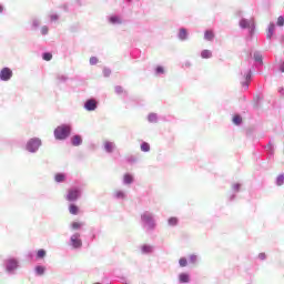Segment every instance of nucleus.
I'll use <instances>...</instances> for the list:
<instances>
[{
  "label": "nucleus",
  "instance_id": "1",
  "mask_svg": "<svg viewBox=\"0 0 284 284\" xmlns=\"http://www.w3.org/2000/svg\"><path fill=\"white\" fill-rule=\"evenodd\" d=\"M54 136L59 141H63L70 136V126L69 125H60L54 130Z\"/></svg>",
  "mask_w": 284,
  "mask_h": 284
},
{
  "label": "nucleus",
  "instance_id": "2",
  "mask_svg": "<svg viewBox=\"0 0 284 284\" xmlns=\"http://www.w3.org/2000/svg\"><path fill=\"white\" fill-rule=\"evenodd\" d=\"M39 148H41L40 139L33 138V139L29 140V142L27 143L28 152H37V150H39Z\"/></svg>",
  "mask_w": 284,
  "mask_h": 284
},
{
  "label": "nucleus",
  "instance_id": "3",
  "mask_svg": "<svg viewBox=\"0 0 284 284\" xmlns=\"http://www.w3.org/2000/svg\"><path fill=\"white\" fill-rule=\"evenodd\" d=\"M79 196H81V190L79 189H69L67 194V201H78Z\"/></svg>",
  "mask_w": 284,
  "mask_h": 284
},
{
  "label": "nucleus",
  "instance_id": "4",
  "mask_svg": "<svg viewBox=\"0 0 284 284\" xmlns=\"http://www.w3.org/2000/svg\"><path fill=\"white\" fill-rule=\"evenodd\" d=\"M1 81H10L12 79V69L6 67L0 71Z\"/></svg>",
  "mask_w": 284,
  "mask_h": 284
},
{
  "label": "nucleus",
  "instance_id": "5",
  "mask_svg": "<svg viewBox=\"0 0 284 284\" xmlns=\"http://www.w3.org/2000/svg\"><path fill=\"white\" fill-rule=\"evenodd\" d=\"M79 236H81V235L74 234L71 236V245L74 250H79V247H81L83 245V242L81 241V239H79Z\"/></svg>",
  "mask_w": 284,
  "mask_h": 284
},
{
  "label": "nucleus",
  "instance_id": "6",
  "mask_svg": "<svg viewBox=\"0 0 284 284\" xmlns=\"http://www.w3.org/2000/svg\"><path fill=\"white\" fill-rule=\"evenodd\" d=\"M84 108L89 112L97 110V100H94V99L88 100L84 104Z\"/></svg>",
  "mask_w": 284,
  "mask_h": 284
},
{
  "label": "nucleus",
  "instance_id": "7",
  "mask_svg": "<svg viewBox=\"0 0 284 284\" xmlns=\"http://www.w3.org/2000/svg\"><path fill=\"white\" fill-rule=\"evenodd\" d=\"M240 27L241 28H254V21L253 20H245V19H242L240 21Z\"/></svg>",
  "mask_w": 284,
  "mask_h": 284
},
{
  "label": "nucleus",
  "instance_id": "8",
  "mask_svg": "<svg viewBox=\"0 0 284 284\" xmlns=\"http://www.w3.org/2000/svg\"><path fill=\"white\" fill-rule=\"evenodd\" d=\"M18 265H17V261L14 260H9L7 262V271L8 272H13V270H17Z\"/></svg>",
  "mask_w": 284,
  "mask_h": 284
},
{
  "label": "nucleus",
  "instance_id": "9",
  "mask_svg": "<svg viewBox=\"0 0 284 284\" xmlns=\"http://www.w3.org/2000/svg\"><path fill=\"white\" fill-rule=\"evenodd\" d=\"M71 143H72V145H74V146H79V145H81V143H83V139H81V135H74V136L71 139Z\"/></svg>",
  "mask_w": 284,
  "mask_h": 284
},
{
  "label": "nucleus",
  "instance_id": "10",
  "mask_svg": "<svg viewBox=\"0 0 284 284\" xmlns=\"http://www.w3.org/2000/svg\"><path fill=\"white\" fill-rule=\"evenodd\" d=\"M204 39H205L206 41H213V40H214V31H212V30H206V31L204 32Z\"/></svg>",
  "mask_w": 284,
  "mask_h": 284
},
{
  "label": "nucleus",
  "instance_id": "11",
  "mask_svg": "<svg viewBox=\"0 0 284 284\" xmlns=\"http://www.w3.org/2000/svg\"><path fill=\"white\" fill-rule=\"evenodd\" d=\"M180 283H190V275L187 273H182L179 275Z\"/></svg>",
  "mask_w": 284,
  "mask_h": 284
},
{
  "label": "nucleus",
  "instance_id": "12",
  "mask_svg": "<svg viewBox=\"0 0 284 284\" xmlns=\"http://www.w3.org/2000/svg\"><path fill=\"white\" fill-rule=\"evenodd\" d=\"M69 212L70 214H73L74 216H77V214H79V206H77L75 204H70Z\"/></svg>",
  "mask_w": 284,
  "mask_h": 284
},
{
  "label": "nucleus",
  "instance_id": "13",
  "mask_svg": "<svg viewBox=\"0 0 284 284\" xmlns=\"http://www.w3.org/2000/svg\"><path fill=\"white\" fill-rule=\"evenodd\" d=\"M179 39H181V41H185V39H187V30L186 29H180Z\"/></svg>",
  "mask_w": 284,
  "mask_h": 284
},
{
  "label": "nucleus",
  "instance_id": "14",
  "mask_svg": "<svg viewBox=\"0 0 284 284\" xmlns=\"http://www.w3.org/2000/svg\"><path fill=\"white\" fill-rule=\"evenodd\" d=\"M202 59H212V51L205 49L201 52Z\"/></svg>",
  "mask_w": 284,
  "mask_h": 284
},
{
  "label": "nucleus",
  "instance_id": "15",
  "mask_svg": "<svg viewBox=\"0 0 284 284\" xmlns=\"http://www.w3.org/2000/svg\"><path fill=\"white\" fill-rule=\"evenodd\" d=\"M54 179L57 183H63V181H65V175L63 173H58Z\"/></svg>",
  "mask_w": 284,
  "mask_h": 284
},
{
  "label": "nucleus",
  "instance_id": "16",
  "mask_svg": "<svg viewBox=\"0 0 284 284\" xmlns=\"http://www.w3.org/2000/svg\"><path fill=\"white\" fill-rule=\"evenodd\" d=\"M104 150H106L108 152H112V150H114V143L112 142H104Z\"/></svg>",
  "mask_w": 284,
  "mask_h": 284
},
{
  "label": "nucleus",
  "instance_id": "17",
  "mask_svg": "<svg viewBox=\"0 0 284 284\" xmlns=\"http://www.w3.org/2000/svg\"><path fill=\"white\" fill-rule=\"evenodd\" d=\"M275 28H276V27L274 26V23H271V24L268 26V33H267L268 39H272V34H274Z\"/></svg>",
  "mask_w": 284,
  "mask_h": 284
},
{
  "label": "nucleus",
  "instance_id": "18",
  "mask_svg": "<svg viewBox=\"0 0 284 284\" xmlns=\"http://www.w3.org/2000/svg\"><path fill=\"white\" fill-rule=\"evenodd\" d=\"M243 119L240 115H234L233 116V123H235V125H241Z\"/></svg>",
  "mask_w": 284,
  "mask_h": 284
},
{
  "label": "nucleus",
  "instance_id": "19",
  "mask_svg": "<svg viewBox=\"0 0 284 284\" xmlns=\"http://www.w3.org/2000/svg\"><path fill=\"white\" fill-rule=\"evenodd\" d=\"M142 152H150V144L148 142H143L141 144Z\"/></svg>",
  "mask_w": 284,
  "mask_h": 284
},
{
  "label": "nucleus",
  "instance_id": "20",
  "mask_svg": "<svg viewBox=\"0 0 284 284\" xmlns=\"http://www.w3.org/2000/svg\"><path fill=\"white\" fill-rule=\"evenodd\" d=\"M82 225H83V223H81V222H72L71 227H72V230H81Z\"/></svg>",
  "mask_w": 284,
  "mask_h": 284
},
{
  "label": "nucleus",
  "instance_id": "21",
  "mask_svg": "<svg viewBox=\"0 0 284 284\" xmlns=\"http://www.w3.org/2000/svg\"><path fill=\"white\" fill-rule=\"evenodd\" d=\"M132 181H134V179L132 178V175H130V174H125V175H124V183H126L128 185H130V183H132Z\"/></svg>",
  "mask_w": 284,
  "mask_h": 284
},
{
  "label": "nucleus",
  "instance_id": "22",
  "mask_svg": "<svg viewBox=\"0 0 284 284\" xmlns=\"http://www.w3.org/2000/svg\"><path fill=\"white\" fill-rule=\"evenodd\" d=\"M114 196L115 199H125V193L123 191H115Z\"/></svg>",
  "mask_w": 284,
  "mask_h": 284
},
{
  "label": "nucleus",
  "instance_id": "23",
  "mask_svg": "<svg viewBox=\"0 0 284 284\" xmlns=\"http://www.w3.org/2000/svg\"><path fill=\"white\" fill-rule=\"evenodd\" d=\"M180 267H186L187 266V258L182 257L179 261Z\"/></svg>",
  "mask_w": 284,
  "mask_h": 284
},
{
  "label": "nucleus",
  "instance_id": "24",
  "mask_svg": "<svg viewBox=\"0 0 284 284\" xmlns=\"http://www.w3.org/2000/svg\"><path fill=\"white\" fill-rule=\"evenodd\" d=\"M36 272H37V274H39L40 276H42V274H44V272H45V267H43V266H37V267H36Z\"/></svg>",
  "mask_w": 284,
  "mask_h": 284
},
{
  "label": "nucleus",
  "instance_id": "25",
  "mask_svg": "<svg viewBox=\"0 0 284 284\" xmlns=\"http://www.w3.org/2000/svg\"><path fill=\"white\" fill-rule=\"evenodd\" d=\"M42 59L44 61H52V53H49V52L43 53Z\"/></svg>",
  "mask_w": 284,
  "mask_h": 284
},
{
  "label": "nucleus",
  "instance_id": "26",
  "mask_svg": "<svg viewBox=\"0 0 284 284\" xmlns=\"http://www.w3.org/2000/svg\"><path fill=\"white\" fill-rule=\"evenodd\" d=\"M142 221H144V223H152V216L148 215V214H144L142 216Z\"/></svg>",
  "mask_w": 284,
  "mask_h": 284
},
{
  "label": "nucleus",
  "instance_id": "27",
  "mask_svg": "<svg viewBox=\"0 0 284 284\" xmlns=\"http://www.w3.org/2000/svg\"><path fill=\"white\" fill-rule=\"evenodd\" d=\"M38 258H44L45 256V250L40 248L37 253Z\"/></svg>",
  "mask_w": 284,
  "mask_h": 284
},
{
  "label": "nucleus",
  "instance_id": "28",
  "mask_svg": "<svg viewBox=\"0 0 284 284\" xmlns=\"http://www.w3.org/2000/svg\"><path fill=\"white\" fill-rule=\"evenodd\" d=\"M110 22L111 23H121V19H119V17H116V16H113L110 18Z\"/></svg>",
  "mask_w": 284,
  "mask_h": 284
},
{
  "label": "nucleus",
  "instance_id": "29",
  "mask_svg": "<svg viewBox=\"0 0 284 284\" xmlns=\"http://www.w3.org/2000/svg\"><path fill=\"white\" fill-rule=\"evenodd\" d=\"M176 223H179V219H176V217L169 219V225H176Z\"/></svg>",
  "mask_w": 284,
  "mask_h": 284
},
{
  "label": "nucleus",
  "instance_id": "30",
  "mask_svg": "<svg viewBox=\"0 0 284 284\" xmlns=\"http://www.w3.org/2000/svg\"><path fill=\"white\" fill-rule=\"evenodd\" d=\"M91 65H97L99 63V59L97 57L90 58Z\"/></svg>",
  "mask_w": 284,
  "mask_h": 284
},
{
  "label": "nucleus",
  "instance_id": "31",
  "mask_svg": "<svg viewBox=\"0 0 284 284\" xmlns=\"http://www.w3.org/2000/svg\"><path fill=\"white\" fill-rule=\"evenodd\" d=\"M277 26H280V27H283V26H284V18H283V16H280V17L277 18Z\"/></svg>",
  "mask_w": 284,
  "mask_h": 284
},
{
  "label": "nucleus",
  "instance_id": "32",
  "mask_svg": "<svg viewBox=\"0 0 284 284\" xmlns=\"http://www.w3.org/2000/svg\"><path fill=\"white\" fill-rule=\"evenodd\" d=\"M284 184V176L283 175H280L277 178V185H283Z\"/></svg>",
  "mask_w": 284,
  "mask_h": 284
},
{
  "label": "nucleus",
  "instance_id": "33",
  "mask_svg": "<svg viewBox=\"0 0 284 284\" xmlns=\"http://www.w3.org/2000/svg\"><path fill=\"white\" fill-rule=\"evenodd\" d=\"M149 121H151V123H154V121H156V114H150Z\"/></svg>",
  "mask_w": 284,
  "mask_h": 284
},
{
  "label": "nucleus",
  "instance_id": "34",
  "mask_svg": "<svg viewBox=\"0 0 284 284\" xmlns=\"http://www.w3.org/2000/svg\"><path fill=\"white\" fill-rule=\"evenodd\" d=\"M165 72V70L163 69V67H158L156 68V73L158 74H163Z\"/></svg>",
  "mask_w": 284,
  "mask_h": 284
},
{
  "label": "nucleus",
  "instance_id": "35",
  "mask_svg": "<svg viewBox=\"0 0 284 284\" xmlns=\"http://www.w3.org/2000/svg\"><path fill=\"white\" fill-rule=\"evenodd\" d=\"M48 32H49L48 27H42V28H41V33H42V34H48Z\"/></svg>",
  "mask_w": 284,
  "mask_h": 284
},
{
  "label": "nucleus",
  "instance_id": "36",
  "mask_svg": "<svg viewBox=\"0 0 284 284\" xmlns=\"http://www.w3.org/2000/svg\"><path fill=\"white\" fill-rule=\"evenodd\" d=\"M190 263H196V255L190 256Z\"/></svg>",
  "mask_w": 284,
  "mask_h": 284
},
{
  "label": "nucleus",
  "instance_id": "37",
  "mask_svg": "<svg viewBox=\"0 0 284 284\" xmlns=\"http://www.w3.org/2000/svg\"><path fill=\"white\" fill-rule=\"evenodd\" d=\"M258 258H261V261H265V258H266L265 253H260Z\"/></svg>",
  "mask_w": 284,
  "mask_h": 284
},
{
  "label": "nucleus",
  "instance_id": "38",
  "mask_svg": "<svg viewBox=\"0 0 284 284\" xmlns=\"http://www.w3.org/2000/svg\"><path fill=\"white\" fill-rule=\"evenodd\" d=\"M233 189L235 190V192H239V190L241 189V185L240 184H234Z\"/></svg>",
  "mask_w": 284,
  "mask_h": 284
},
{
  "label": "nucleus",
  "instance_id": "39",
  "mask_svg": "<svg viewBox=\"0 0 284 284\" xmlns=\"http://www.w3.org/2000/svg\"><path fill=\"white\" fill-rule=\"evenodd\" d=\"M255 61H263V58L261 55H254Z\"/></svg>",
  "mask_w": 284,
  "mask_h": 284
},
{
  "label": "nucleus",
  "instance_id": "40",
  "mask_svg": "<svg viewBox=\"0 0 284 284\" xmlns=\"http://www.w3.org/2000/svg\"><path fill=\"white\" fill-rule=\"evenodd\" d=\"M51 19H52L53 21H57V20L59 19V17H58V16H51Z\"/></svg>",
  "mask_w": 284,
  "mask_h": 284
},
{
  "label": "nucleus",
  "instance_id": "41",
  "mask_svg": "<svg viewBox=\"0 0 284 284\" xmlns=\"http://www.w3.org/2000/svg\"><path fill=\"white\" fill-rule=\"evenodd\" d=\"M250 84L246 82V83H243V87L245 88V90H247V87H248Z\"/></svg>",
  "mask_w": 284,
  "mask_h": 284
},
{
  "label": "nucleus",
  "instance_id": "42",
  "mask_svg": "<svg viewBox=\"0 0 284 284\" xmlns=\"http://www.w3.org/2000/svg\"><path fill=\"white\" fill-rule=\"evenodd\" d=\"M281 72H284V63L281 65Z\"/></svg>",
  "mask_w": 284,
  "mask_h": 284
},
{
  "label": "nucleus",
  "instance_id": "43",
  "mask_svg": "<svg viewBox=\"0 0 284 284\" xmlns=\"http://www.w3.org/2000/svg\"><path fill=\"white\" fill-rule=\"evenodd\" d=\"M0 12H3V7L2 6H0Z\"/></svg>",
  "mask_w": 284,
  "mask_h": 284
},
{
  "label": "nucleus",
  "instance_id": "44",
  "mask_svg": "<svg viewBox=\"0 0 284 284\" xmlns=\"http://www.w3.org/2000/svg\"><path fill=\"white\" fill-rule=\"evenodd\" d=\"M93 284H101V283H99V282H95V283H93Z\"/></svg>",
  "mask_w": 284,
  "mask_h": 284
}]
</instances>
